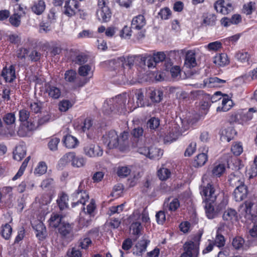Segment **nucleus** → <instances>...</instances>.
Listing matches in <instances>:
<instances>
[{
    "mask_svg": "<svg viewBox=\"0 0 257 257\" xmlns=\"http://www.w3.org/2000/svg\"><path fill=\"white\" fill-rule=\"evenodd\" d=\"M127 139L128 133L127 132H123L119 137L117 133L115 131L112 130L107 132L103 136L102 141L108 149H112L116 148L119 145H125V142Z\"/></svg>",
    "mask_w": 257,
    "mask_h": 257,
    "instance_id": "nucleus-1",
    "label": "nucleus"
},
{
    "mask_svg": "<svg viewBox=\"0 0 257 257\" xmlns=\"http://www.w3.org/2000/svg\"><path fill=\"white\" fill-rule=\"evenodd\" d=\"M125 100L121 95L106 100L103 105V111L104 113L109 114L110 113H122L125 111Z\"/></svg>",
    "mask_w": 257,
    "mask_h": 257,
    "instance_id": "nucleus-2",
    "label": "nucleus"
},
{
    "mask_svg": "<svg viewBox=\"0 0 257 257\" xmlns=\"http://www.w3.org/2000/svg\"><path fill=\"white\" fill-rule=\"evenodd\" d=\"M108 0H98V9L96 12L98 19L102 22H108L111 17V12L108 7Z\"/></svg>",
    "mask_w": 257,
    "mask_h": 257,
    "instance_id": "nucleus-3",
    "label": "nucleus"
},
{
    "mask_svg": "<svg viewBox=\"0 0 257 257\" xmlns=\"http://www.w3.org/2000/svg\"><path fill=\"white\" fill-rule=\"evenodd\" d=\"M200 194L204 196L203 199L206 202L214 203L216 199L218 193L215 188L210 183L206 186L202 187Z\"/></svg>",
    "mask_w": 257,
    "mask_h": 257,
    "instance_id": "nucleus-4",
    "label": "nucleus"
},
{
    "mask_svg": "<svg viewBox=\"0 0 257 257\" xmlns=\"http://www.w3.org/2000/svg\"><path fill=\"white\" fill-rule=\"evenodd\" d=\"M62 161L65 163L71 162V164L74 167H81L85 164V160L81 157H76L73 152H70L66 154L61 159Z\"/></svg>",
    "mask_w": 257,
    "mask_h": 257,
    "instance_id": "nucleus-5",
    "label": "nucleus"
},
{
    "mask_svg": "<svg viewBox=\"0 0 257 257\" xmlns=\"http://www.w3.org/2000/svg\"><path fill=\"white\" fill-rule=\"evenodd\" d=\"M80 184H81V183ZM80 187L81 184H80L76 192L74 193L72 195L73 202L72 203V206L73 207L75 206L79 203L84 205L86 201H88L89 199L88 194L82 189H80Z\"/></svg>",
    "mask_w": 257,
    "mask_h": 257,
    "instance_id": "nucleus-6",
    "label": "nucleus"
},
{
    "mask_svg": "<svg viewBox=\"0 0 257 257\" xmlns=\"http://www.w3.org/2000/svg\"><path fill=\"white\" fill-rule=\"evenodd\" d=\"M84 154L90 158L101 157L103 154V150L99 146L90 144L83 148Z\"/></svg>",
    "mask_w": 257,
    "mask_h": 257,
    "instance_id": "nucleus-7",
    "label": "nucleus"
},
{
    "mask_svg": "<svg viewBox=\"0 0 257 257\" xmlns=\"http://www.w3.org/2000/svg\"><path fill=\"white\" fill-rule=\"evenodd\" d=\"M78 8V3L76 0H66L65 2L63 13L71 17L76 14V10Z\"/></svg>",
    "mask_w": 257,
    "mask_h": 257,
    "instance_id": "nucleus-8",
    "label": "nucleus"
},
{
    "mask_svg": "<svg viewBox=\"0 0 257 257\" xmlns=\"http://www.w3.org/2000/svg\"><path fill=\"white\" fill-rule=\"evenodd\" d=\"M228 181L232 187H238L244 184V179L242 175L239 172L232 173L229 176Z\"/></svg>",
    "mask_w": 257,
    "mask_h": 257,
    "instance_id": "nucleus-9",
    "label": "nucleus"
},
{
    "mask_svg": "<svg viewBox=\"0 0 257 257\" xmlns=\"http://www.w3.org/2000/svg\"><path fill=\"white\" fill-rule=\"evenodd\" d=\"M1 76L6 82H12L16 79L15 69L14 65H11L9 69L7 67L3 68Z\"/></svg>",
    "mask_w": 257,
    "mask_h": 257,
    "instance_id": "nucleus-10",
    "label": "nucleus"
},
{
    "mask_svg": "<svg viewBox=\"0 0 257 257\" xmlns=\"http://www.w3.org/2000/svg\"><path fill=\"white\" fill-rule=\"evenodd\" d=\"M225 82L226 80L218 78V77H210L203 81V87L209 88L220 87Z\"/></svg>",
    "mask_w": 257,
    "mask_h": 257,
    "instance_id": "nucleus-11",
    "label": "nucleus"
},
{
    "mask_svg": "<svg viewBox=\"0 0 257 257\" xmlns=\"http://www.w3.org/2000/svg\"><path fill=\"white\" fill-rule=\"evenodd\" d=\"M45 92L48 94L50 97L54 99L59 98L61 95L60 88L49 83H47L45 85Z\"/></svg>",
    "mask_w": 257,
    "mask_h": 257,
    "instance_id": "nucleus-12",
    "label": "nucleus"
},
{
    "mask_svg": "<svg viewBox=\"0 0 257 257\" xmlns=\"http://www.w3.org/2000/svg\"><path fill=\"white\" fill-rule=\"evenodd\" d=\"M252 205L253 204L250 202H245V203L240 205L238 208V212L240 217H243L247 219L250 218Z\"/></svg>",
    "mask_w": 257,
    "mask_h": 257,
    "instance_id": "nucleus-13",
    "label": "nucleus"
},
{
    "mask_svg": "<svg viewBox=\"0 0 257 257\" xmlns=\"http://www.w3.org/2000/svg\"><path fill=\"white\" fill-rule=\"evenodd\" d=\"M220 103H221V105L217 107V111H227L231 108L233 104L232 100L229 98L227 95L222 96Z\"/></svg>",
    "mask_w": 257,
    "mask_h": 257,
    "instance_id": "nucleus-14",
    "label": "nucleus"
},
{
    "mask_svg": "<svg viewBox=\"0 0 257 257\" xmlns=\"http://www.w3.org/2000/svg\"><path fill=\"white\" fill-rule=\"evenodd\" d=\"M247 193V188L244 185L236 187L233 192L235 200L241 201L243 200L246 197Z\"/></svg>",
    "mask_w": 257,
    "mask_h": 257,
    "instance_id": "nucleus-15",
    "label": "nucleus"
},
{
    "mask_svg": "<svg viewBox=\"0 0 257 257\" xmlns=\"http://www.w3.org/2000/svg\"><path fill=\"white\" fill-rule=\"evenodd\" d=\"M196 65L195 52L192 50L188 51L186 55L184 67L187 68H191L195 67Z\"/></svg>",
    "mask_w": 257,
    "mask_h": 257,
    "instance_id": "nucleus-16",
    "label": "nucleus"
},
{
    "mask_svg": "<svg viewBox=\"0 0 257 257\" xmlns=\"http://www.w3.org/2000/svg\"><path fill=\"white\" fill-rule=\"evenodd\" d=\"M236 134V132L233 127H225L221 132V139L228 142L233 138Z\"/></svg>",
    "mask_w": 257,
    "mask_h": 257,
    "instance_id": "nucleus-17",
    "label": "nucleus"
},
{
    "mask_svg": "<svg viewBox=\"0 0 257 257\" xmlns=\"http://www.w3.org/2000/svg\"><path fill=\"white\" fill-rule=\"evenodd\" d=\"M146 25V20L143 15H139L133 18L132 21L131 28L141 30Z\"/></svg>",
    "mask_w": 257,
    "mask_h": 257,
    "instance_id": "nucleus-18",
    "label": "nucleus"
},
{
    "mask_svg": "<svg viewBox=\"0 0 257 257\" xmlns=\"http://www.w3.org/2000/svg\"><path fill=\"white\" fill-rule=\"evenodd\" d=\"M63 143L66 147L69 149H73L78 146L79 141L76 138L70 135H68L64 137Z\"/></svg>",
    "mask_w": 257,
    "mask_h": 257,
    "instance_id": "nucleus-19",
    "label": "nucleus"
},
{
    "mask_svg": "<svg viewBox=\"0 0 257 257\" xmlns=\"http://www.w3.org/2000/svg\"><path fill=\"white\" fill-rule=\"evenodd\" d=\"M237 218V213L235 210L232 208H228L225 210L222 215V219L224 221L232 222Z\"/></svg>",
    "mask_w": 257,
    "mask_h": 257,
    "instance_id": "nucleus-20",
    "label": "nucleus"
},
{
    "mask_svg": "<svg viewBox=\"0 0 257 257\" xmlns=\"http://www.w3.org/2000/svg\"><path fill=\"white\" fill-rule=\"evenodd\" d=\"M14 159L18 161H20L26 154V147L23 145H19L16 147L13 152Z\"/></svg>",
    "mask_w": 257,
    "mask_h": 257,
    "instance_id": "nucleus-21",
    "label": "nucleus"
},
{
    "mask_svg": "<svg viewBox=\"0 0 257 257\" xmlns=\"http://www.w3.org/2000/svg\"><path fill=\"white\" fill-rule=\"evenodd\" d=\"M173 64V62H168V63H166L165 69L167 71H170L173 78H177L179 76L180 77L181 70L178 66L172 67Z\"/></svg>",
    "mask_w": 257,
    "mask_h": 257,
    "instance_id": "nucleus-22",
    "label": "nucleus"
},
{
    "mask_svg": "<svg viewBox=\"0 0 257 257\" xmlns=\"http://www.w3.org/2000/svg\"><path fill=\"white\" fill-rule=\"evenodd\" d=\"M224 227L223 224H221L220 226L219 227L217 230V233L215 237L214 241L213 242L214 244L218 247H223L225 242V240L223 235L220 233V230H221Z\"/></svg>",
    "mask_w": 257,
    "mask_h": 257,
    "instance_id": "nucleus-23",
    "label": "nucleus"
},
{
    "mask_svg": "<svg viewBox=\"0 0 257 257\" xmlns=\"http://www.w3.org/2000/svg\"><path fill=\"white\" fill-rule=\"evenodd\" d=\"M163 92L159 90H151L149 93V98L155 103L160 102L163 98Z\"/></svg>",
    "mask_w": 257,
    "mask_h": 257,
    "instance_id": "nucleus-24",
    "label": "nucleus"
},
{
    "mask_svg": "<svg viewBox=\"0 0 257 257\" xmlns=\"http://www.w3.org/2000/svg\"><path fill=\"white\" fill-rule=\"evenodd\" d=\"M45 3L42 0H39L32 7V11L37 15L42 14L45 9Z\"/></svg>",
    "mask_w": 257,
    "mask_h": 257,
    "instance_id": "nucleus-25",
    "label": "nucleus"
},
{
    "mask_svg": "<svg viewBox=\"0 0 257 257\" xmlns=\"http://www.w3.org/2000/svg\"><path fill=\"white\" fill-rule=\"evenodd\" d=\"M213 62L219 66H224L228 63L227 56L225 54H220L214 57Z\"/></svg>",
    "mask_w": 257,
    "mask_h": 257,
    "instance_id": "nucleus-26",
    "label": "nucleus"
},
{
    "mask_svg": "<svg viewBox=\"0 0 257 257\" xmlns=\"http://www.w3.org/2000/svg\"><path fill=\"white\" fill-rule=\"evenodd\" d=\"M225 171V166L224 164L215 163L212 170V174L214 176L220 177Z\"/></svg>",
    "mask_w": 257,
    "mask_h": 257,
    "instance_id": "nucleus-27",
    "label": "nucleus"
},
{
    "mask_svg": "<svg viewBox=\"0 0 257 257\" xmlns=\"http://www.w3.org/2000/svg\"><path fill=\"white\" fill-rule=\"evenodd\" d=\"M149 243L150 240L145 238H143L142 240H140L136 245V247L138 249L137 254L141 255L142 252L145 251Z\"/></svg>",
    "mask_w": 257,
    "mask_h": 257,
    "instance_id": "nucleus-28",
    "label": "nucleus"
},
{
    "mask_svg": "<svg viewBox=\"0 0 257 257\" xmlns=\"http://www.w3.org/2000/svg\"><path fill=\"white\" fill-rule=\"evenodd\" d=\"M250 55L246 52L239 51L235 54V57L240 62L249 64Z\"/></svg>",
    "mask_w": 257,
    "mask_h": 257,
    "instance_id": "nucleus-29",
    "label": "nucleus"
},
{
    "mask_svg": "<svg viewBox=\"0 0 257 257\" xmlns=\"http://www.w3.org/2000/svg\"><path fill=\"white\" fill-rule=\"evenodd\" d=\"M33 228L36 231V235L40 238H44L46 234V227L42 222H39L33 226Z\"/></svg>",
    "mask_w": 257,
    "mask_h": 257,
    "instance_id": "nucleus-30",
    "label": "nucleus"
},
{
    "mask_svg": "<svg viewBox=\"0 0 257 257\" xmlns=\"http://www.w3.org/2000/svg\"><path fill=\"white\" fill-rule=\"evenodd\" d=\"M212 203H210V202H207L205 206L206 216L209 219H213L218 215Z\"/></svg>",
    "mask_w": 257,
    "mask_h": 257,
    "instance_id": "nucleus-31",
    "label": "nucleus"
},
{
    "mask_svg": "<svg viewBox=\"0 0 257 257\" xmlns=\"http://www.w3.org/2000/svg\"><path fill=\"white\" fill-rule=\"evenodd\" d=\"M72 225L65 222H62L59 228V233L64 236H66L70 234L72 232Z\"/></svg>",
    "mask_w": 257,
    "mask_h": 257,
    "instance_id": "nucleus-32",
    "label": "nucleus"
},
{
    "mask_svg": "<svg viewBox=\"0 0 257 257\" xmlns=\"http://www.w3.org/2000/svg\"><path fill=\"white\" fill-rule=\"evenodd\" d=\"M148 157L151 159H159L163 154L162 150L154 147H151L149 150Z\"/></svg>",
    "mask_w": 257,
    "mask_h": 257,
    "instance_id": "nucleus-33",
    "label": "nucleus"
},
{
    "mask_svg": "<svg viewBox=\"0 0 257 257\" xmlns=\"http://www.w3.org/2000/svg\"><path fill=\"white\" fill-rule=\"evenodd\" d=\"M170 200V198H168L166 199L164 202V206H165L166 204H167V207L168 208V210L170 211H176L180 206V202L178 199L174 198L170 203H168V202Z\"/></svg>",
    "mask_w": 257,
    "mask_h": 257,
    "instance_id": "nucleus-34",
    "label": "nucleus"
},
{
    "mask_svg": "<svg viewBox=\"0 0 257 257\" xmlns=\"http://www.w3.org/2000/svg\"><path fill=\"white\" fill-rule=\"evenodd\" d=\"M125 62V57H120L116 59H112L109 61V65L110 67H112L114 69H116L118 68L121 67V65H123Z\"/></svg>",
    "mask_w": 257,
    "mask_h": 257,
    "instance_id": "nucleus-35",
    "label": "nucleus"
},
{
    "mask_svg": "<svg viewBox=\"0 0 257 257\" xmlns=\"http://www.w3.org/2000/svg\"><path fill=\"white\" fill-rule=\"evenodd\" d=\"M183 54V50H172L166 52L167 58L169 62H172L173 60L179 59L181 55Z\"/></svg>",
    "mask_w": 257,
    "mask_h": 257,
    "instance_id": "nucleus-36",
    "label": "nucleus"
},
{
    "mask_svg": "<svg viewBox=\"0 0 257 257\" xmlns=\"http://www.w3.org/2000/svg\"><path fill=\"white\" fill-rule=\"evenodd\" d=\"M61 220L62 217L60 215L53 214L49 219V224L51 227L56 228L59 225L60 226V224L62 223Z\"/></svg>",
    "mask_w": 257,
    "mask_h": 257,
    "instance_id": "nucleus-37",
    "label": "nucleus"
},
{
    "mask_svg": "<svg viewBox=\"0 0 257 257\" xmlns=\"http://www.w3.org/2000/svg\"><path fill=\"white\" fill-rule=\"evenodd\" d=\"M68 196L65 194H62L57 200L58 205L60 210H62L68 207Z\"/></svg>",
    "mask_w": 257,
    "mask_h": 257,
    "instance_id": "nucleus-38",
    "label": "nucleus"
},
{
    "mask_svg": "<svg viewBox=\"0 0 257 257\" xmlns=\"http://www.w3.org/2000/svg\"><path fill=\"white\" fill-rule=\"evenodd\" d=\"M153 56L157 64L164 61L165 66L166 67V63H168L169 61L167 58V55L164 52H158L154 53Z\"/></svg>",
    "mask_w": 257,
    "mask_h": 257,
    "instance_id": "nucleus-39",
    "label": "nucleus"
},
{
    "mask_svg": "<svg viewBox=\"0 0 257 257\" xmlns=\"http://www.w3.org/2000/svg\"><path fill=\"white\" fill-rule=\"evenodd\" d=\"M141 60L144 61V64L149 68H154L157 65L153 56L146 55L145 57H142Z\"/></svg>",
    "mask_w": 257,
    "mask_h": 257,
    "instance_id": "nucleus-40",
    "label": "nucleus"
},
{
    "mask_svg": "<svg viewBox=\"0 0 257 257\" xmlns=\"http://www.w3.org/2000/svg\"><path fill=\"white\" fill-rule=\"evenodd\" d=\"M208 157L206 154L201 153L198 155L195 160V166L201 167L203 166L206 162Z\"/></svg>",
    "mask_w": 257,
    "mask_h": 257,
    "instance_id": "nucleus-41",
    "label": "nucleus"
},
{
    "mask_svg": "<svg viewBox=\"0 0 257 257\" xmlns=\"http://www.w3.org/2000/svg\"><path fill=\"white\" fill-rule=\"evenodd\" d=\"M241 115L242 114L240 113V111L232 113L229 116V118L228 119L229 122L230 123H243Z\"/></svg>",
    "mask_w": 257,
    "mask_h": 257,
    "instance_id": "nucleus-42",
    "label": "nucleus"
},
{
    "mask_svg": "<svg viewBox=\"0 0 257 257\" xmlns=\"http://www.w3.org/2000/svg\"><path fill=\"white\" fill-rule=\"evenodd\" d=\"M78 73L80 76H86L90 74L92 76V71H91V67L88 64L82 65L78 69Z\"/></svg>",
    "mask_w": 257,
    "mask_h": 257,
    "instance_id": "nucleus-43",
    "label": "nucleus"
},
{
    "mask_svg": "<svg viewBox=\"0 0 257 257\" xmlns=\"http://www.w3.org/2000/svg\"><path fill=\"white\" fill-rule=\"evenodd\" d=\"M171 173L170 171L166 168H161L158 171V176L161 180H166L171 176Z\"/></svg>",
    "mask_w": 257,
    "mask_h": 257,
    "instance_id": "nucleus-44",
    "label": "nucleus"
},
{
    "mask_svg": "<svg viewBox=\"0 0 257 257\" xmlns=\"http://www.w3.org/2000/svg\"><path fill=\"white\" fill-rule=\"evenodd\" d=\"M51 118V116L49 114H47L38 119V124L35 125L33 122L31 123L30 129L33 130L36 128L38 126L42 125L45 123L48 122Z\"/></svg>",
    "mask_w": 257,
    "mask_h": 257,
    "instance_id": "nucleus-45",
    "label": "nucleus"
},
{
    "mask_svg": "<svg viewBox=\"0 0 257 257\" xmlns=\"http://www.w3.org/2000/svg\"><path fill=\"white\" fill-rule=\"evenodd\" d=\"M160 125V120L158 118L152 117L147 123V126L151 130H156Z\"/></svg>",
    "mask_w": 257,
    "mask_h": 257,
    "instance_id": "nucleus-46",
    "label": "nucleus"
},
{
    "mask_svg": "<svg viewBox=\"0 0 257 257\" xmlns=\"http://www.w3.org/2000/svg\"><path fill=\"white\" fill-rule=\"evenodd\" d=\"M12 232V227L8 223L2 226V235L6 239H9Z\"/></svg>",
    "mask_w": 257,
    "mask_h": 257,
    "instance_id": "nucleus-47",
    "label": "nucleus"
},
{
    "mask_svg": "<svg viewBox=\"0 0 257 257\" xmlns=\"http://www.w3.org/2000/svg\"><path fill=\"white\" fill-rule=\"evenodd\" d=\"M3 120L8 125H13L16 121V116L14 113H8L3 117Z\"/></svg>",
    "mask_w": 257,
    "mask_h": 257,
    "instance_id": "nucleus-48",
    "label": "nucleus"
},
{
    "mask_svg": "<svg viewBox=\"0 0 257 257\" xmlns=\"http://www.w3.org/2000/svg\"><path fill=\"white\" fill-rule=\"evenodd\" d=\"M244 240L240 236L235 237L232 241V245L235 249H239L243 247Z\"/></svg>",
    "mask_w": 257,
    "mask_h": 257,
    "instance_id": "nucleus-49",
    "label": "nucleus"
},
{
    "mask_svg": "<svg viewBox=\"0 0 257 257\" xmlns=\"http://www.w3.org/2000/svg\"><path fill=\"white\" fill-rule=\"evenodd\" d=\"M256 110L254 108H250L249 110L246 112H244L242 110H240V113L242 114V121L243 123L248 120H250L252 118V113L255 112Z\"/></svg>",
    "mask_w": 257,
    "mask_h": 257,
    "instance_id": "nucleus-50",
    "label": "nucleus"
},
{
    "mask_svg": "<svg viewBox=\"0 0 257 257\" xmlns=\"http://www.w3.org/2000/svg\"><path fill=\"white\" fill-rule=\"evenodd\" d=\"M231 151L234 155H240L243 152L242 144L240 143H234L231 147Z\"/></svg>",
    "mask_w": 257,
    "mask_h": 257,
    "instance_id": "nucleus-51",
    "label": "nucleus"
},
{
    "mask_svg": "<svg viewBox=\"0 0 257 257\" xmlns=\"http://www.w3.org/2000/svg\"><path fill=\"white\" fill-rule=\"evenodd\" d=\"M9 21L12 26L18 27L21 24V16L14 14L10 17Z\"/></svg>",
    "mask_w": 257,
    "mask_h": 257,
    "instance_id": "nucleus-52",
    "label": "nucleus"
},
{
    "mask_svg": "<svg viewBox=\"0 0 257 257\" xmlns=\"http://www.w3.org/2000/svg\"><path fill=\"white\" fill-rule=\"evenodd\" d=\"M64 78L66 81L73 82L76 77V73L73 70H69L66 71Z\"/></svg>",
    "mask_w": 257,
    "mask_h": 257,
    "instance_id": "nucleus-53",
    "label": "nucleus"
},
{
    "mask_svg": "<svg viewBox=\"0 0 257 257\" xmlns=\"http://www.w3.org/2000/svg\"><path fill=\"white\" fill-rule=\"evenodd\" d=\"M60 143V139L57 138L51 139L48 143L49 149L52 151H56L58 149V145Z\"/></svg>",
    "mask_w": 257,
    "mask_h": 257,
    "instance_id": "nucleus-54",
    "label": "nucleus"
},
{
    "mask_svg": "<svg viewBox=\"0 0 257 257\" xmlns=\"http://www.w3.org/2000/svg\"><path fill=\"white\" fill-rule=\"evenodd\" d=\"M19 120L21 122L28 121L30 117V112L25 109H22L19 112Z\"/></svg>",
    "mask_w": 257,
    "mask_h": 257,
    "instance_id": "nucleus-55",
    "label": "nucleus"
},
{
    "mask_svg": "<svg viewBox=\"0 0 257 257\" xmlns=\"http://www.w3.org/2000/svg\"><path fill=\"white\" fill-rule=\"evenodd\" d=\"M47 166L45 162H40L38 167L35 169L34 173L38 175H42L47 171Z\"/></svg>",
    "mask_w": 257,
    "mask_h": 257,
    "instance_id": "nucleus-56",
    "label": "nucleus"
},
{
    "mask_svg": "<svg viewBox=\"0 0 257 257\" xmlns=\"http://www.w3.org/2000/svg\"><path fill=\"white\" fill-rule=\"evenodd\" d=\"M67 255L68 257H81V252L75 247L68 250Z\"/></svg>",
    "mask_w": 257,
    "mask_h": 257,
    "instance_id": "nucleus-57",
    "label": "nucleus"
},
{
    "mask_svg": "<svg viewBox=\"0 0 257 257\" xmlns=\"http://www.w3.org/2000/svg\"><path fill=\"white\" fill-rule=\"evenodd\" d=\"M28 161L25 160L23 162L21 167L16 175L13 178V180H16L20 178L24 173V172L28 165Z\"/></svg>",
    "mask_w": 257,
    "mask_h": 257,
    "instance_id": "nucleus-58",
    "label": "nucleus"
},
{
    "mask_svg": "<svg viewBox=\"0 0 257 257\" xmlns=\"http://www.w3.org/2000/svg\"><path fill=\"white\" fill-rule=\"evenodd\" d=\"M91 243L92 241L89 237H85L79 240L78 246L81 247L82 249H86Z\"/></svg>",
    "mask_w": 257,
    "mask_h": 257,
    "instance_id": "nucleus-59",
    "label": "nucleus"
},
{
    "mask_svg": "<svg viewBox=\"0 0 257 257\" xmlns=\"http://www.w3.org/2000/svg\"><path fill=\"white\" fill-rule=\"evenodd\" d=\"M131 173V170L127 167H119L117 170V175L121 177H125Z\"/></svg>",
    "mask_w": 257,
    "mask_h": 257,
    "instance_id": "nucleus-60",
    "label": "nucleus"
},
{
    "mask_svg": "<svg viewBox=\"0 0 257 257\" xmlns=\"http://www.w3.org/2000/svg\"><path fill=\"white\" fill-rule=\"evenodd\" d=\"M141 224L139 222H133L131 226V229L133 231V234L138 235L141 231Z\"/></svg>",
    "mask_w": 257,
    "mask_h": 257,
    "instance_id": "nucleus-61",
    "label": "nucleus"
},
{
    "mask_svg": "<svg viewBox=\"0 0 257 257\" xmlns=\"http://www.w3.org/2000/svg\"><path fill=\"white\" fill-rule=\"evenodd\" d=\"M171 12L170 9L168 8H165L162 9L159 13L158 15L162 19L166 20L168 19L171 16Z\"/></svg>",
    "mask_w": 257,
    "mask_h": 257,
    "instance_id": "nucleus-62",
    "label": "nucleus"
},
{
    "mask_svg": "<svg viewBox=\"0 0 257 257\" xmlns=\"http://www.w3.org/2000/svg\"><path fill=\"white\" fill-rule=\"evenodd\" d=\"M132 135L136 138H140L143 136L144 130L142 127L138 126L134 128Z\"/></svg>",
    "mask_w": 257,
    "mask_h": 257,
    "instance_id": "nucleus-63",
    "label": "nucleus"
},
{
    "mask_svg": "<svg viewBox=\"0 0 257 257\" xmlns=\"http://www.w3.org/2000/svg\"><path fill=\"white\" fill-rule=\"evenodd\" d=\"M216 21V16L214 14H209L204 20L203 23L207 25H214Z\"/></svg>",
    "mask_w": 257,
    "mask_h": 257,
    "instance_id": "nucleus-64",
    "label": "nucleus"
}]
</instances>
